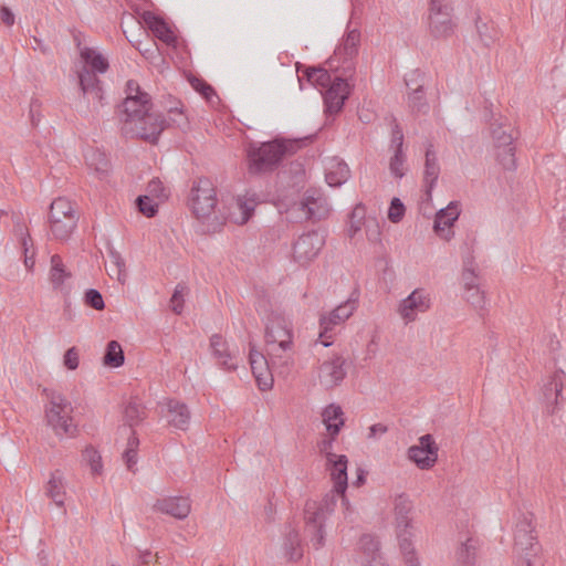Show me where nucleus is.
<instances>
[{
	"instance_id": "obj_1",
	"label": "nucleus",
	"mask_w": 566,
	"mask_h": 566,
	"mask_svg": "<svg viewBox=\"0 0 566 566\" xmlns=\"http://www.w3.org/2000/svg\"><path fill=\"white\" fill-rule=\"evenodd\" d=\"M120 108L123 130L132 136L139 137L149 143H156L166 127V120L160 114L150 112L151 102L149 95L135 98L126 97Z\"/></svg>"
},
{
	"instance_id": "obj_2",
	"label": "nucleus",
	"mask_w": 566,
	"mask_h": 566,
	"mask_svg": "<svg viewBox=\"0 0 566 566\" xmlns=\"http://www.w3.org/2000/svg\"><path fill=\"white\" fill-rule=\"evenodd\" d=\"M189 202L192 213L205 227V232L220 230L228 219V216L217 210V191L208 178H199L193 182Z\"/></svg>"
},
{
	"instance_id": "obj_3",
	"label": "nucleus",
	"mask_w": 566,
	"mask_h": 566,
	"mask_svg": "<svg viewBox=\"0 0 566 566\" xmlns=\"http://www.w3.org/2000/svg\"><path fill=\"white\" fill-rule=\"evenodd\" d=\"M266 355L273 365L289 366L292 360L293 329L291 321L279 311H271L265 318Z\"/></svg>"
},
{
	"instance_id": "obj_4",
	"label": "nucleus",
	"mask_w": 566,
	"mask_h": 566,
	"mask_svg": "<svg viewBox=\"0 0 566 566\" xmlns=\"http://www.w3.org/2000/svg\"><path fill=\"white\" fill-rule=\"evenodd\" d=\"M294 144L274 139L266 143H251L247 149L249 170L259 174L272 170L286 154L293 151Z\"/></svg>"
},
{
	"instance_id": "obj_5",
	"label": "nucleus",
	"mask_w": 566,
	"mask_h": 566,
	"mask_svg": "<svg viewBox=\"0 0 566 566\" xmlns=\"http://www.w3.org/2000/svg\"><path fill=\"white\" fill-rule=\"evenodd\" d=\"M534 516L532 513L522 514L515 526L514 533V553L516 555V566H523V562L528 560L531 566H544L539 558L541 545L537 542Z\"/></svg>"
},
{
	"instance_id": "obj_6",
	"label": "nucleus",
	"mask_w": 566,
	"mask_h": 566,
	"mask_svg": "<svg viewBox=\"0 0 566 566\" xmlns=\"http://www.w3.org/2000/svg\"><path fill=\"white\" fill-rule=\"evenodd\" d=\"M326 84H328L327 88L324 92L321 90L326 118L325 126L331 125L335 116L343 111L352 90L346 78L338 75L332 77L328 71L321 66V87Z\"/></svg>"
},
{
	"instance_id": "obj_7",
	"label": "nucleus",
	"mask_w": 566,
	"mask_h": 566,
	"mask_svg": "<svg viewBox=\"0 0 566 566\" xmlns=\"http://www.w3.org/2000/svg\"><path fill=\"white\" fill-rule=\"evenodd\" d=\"M78 216L74 203L64 197H59L50 206L49 223L52 237L59 241H66L75 230Z\"/></svg>"
},
{
	"instance_id": "obj_8",
	"label": "nucleus",
	"mask_w": 566,
	"mask_h": 566,
	"mask_svg": "<svg viewBox=\"0 0 566 566\" xmlns=\"http://www.w3.org/2000/svg\"><path fill=\"white\" fill-rule=\"evenodd\" d=\"M412 509L411 502L405 495H399L395 501V515L397 522V536L400 552L403 555L406 566H420L411 541L409 513Z\"/></svg>"
},
{
	"instance_id": "obj_9",
	"label": "nucleus",
	"mask_w": 566,
	"mask_h": 566,
	"mask_svg": "<svg viewBox=\"0 0 566 566\" xmlns=\"http://www.w3.org/2000/svg\"><path fill=\"white\" fill-rule=\"evenodd\" d=\"M50 406L45 410L48 424L53 429L56 436H73L76 432V426L73 423L72 403L61 394L51 392L49 395Z\"/></svg>"
},
{
	"instance_id": "obj_10",
	"label": "nucleus",
	"mask_w": 566,
	"mask_h": 566,
	"mask_svg": "<svg viewBox=\"0 0 566 566\" xmlns=\"http://www.w3.org/2000/svg\"><path fill=\"white\" fill-rule=\"evenodd\" d=\"M491 136L496 148V158L502 167L506 170L515 169V146L514 129L511 124L499 123L495 120L491 124Z\"/></svg>"
},
{
	"instance_id": "obj_11",
	"label": "nucleus",
	"mask_w": 566,
	"mask_h": 566,
	"mask_svg": "<svg viewBox=\"0 0 566 566\" xmlns=\"http://www.w3.org/2000/svg\"><path fill=\"white\" fill-rule=\"evenodd\" d=\"M452 11L449 0H430L428 24L434 39H447L454 33Z\"/></svg>"
},
{
	"instance_id": "obj_12",
	"label": "nucleus",
	"mask_w": 566,
	"mask_h": 566,
	"mask_svg": "<svg viewBox=\"0 0 566 566\" xmlns=\"http://www.w3.org/2000/svg\"><path fill=\"white\" fill-rule=\"evenodd\" d=\"M332 448V440L324 439L321 441V453L326 452V470L329 472L333 482V492L340 496L343 504L346 503L345 492L348 486L347 482V457L336 455L328 452Z\"/></svg>"
},
{
	"instance_id": "obj_13",
	"label": "nucleus",
	"mask_w": 566,
	"mask_h": 566,
	"mask_svg": "<svg viewBox=\"0 0 566 566\" xmlns=\"http://www.w3.org/2000/svg\"><path fill=\"white\" fill-rule=\"evenodd\" d=\"M565 380V373L557 370L543 385L541 399L549 415H554L566 405Z\"/></svg>"
},
{
	"instance_id": "obj_14",
	"label": "nucleus",
	"mask_w": 566,
	"mask_h": 566,
	"mask_svg": "<svg viewBox=\"0 0 566 566\" xmlns=\"http://www.w3.org/2000/svg\"><path fill=\"white\" fill-rule=\"evenodd\" d=\"M249 360L252 369V374L254 375L259 388L261 390H268L273 385V370L281 369L280 373L283 374L287 370L289 366H280L277 364L273 365L271 361V357H268L255 349L253 345L250 344V353Z\"/></svg>"
},
{
	"instance_id": "obj_15",
	"label": "nucleus",
	"mask_w": 566,
	"mask_h": 566,
	"mask_svg": "<svg viewBox=\"0 0 566 566\" xmlns=\"http://www.w3.org/2000/svg\"><path fill=\"white\" fill-rule=\"evenodd\" d=\"M356 308L354 300H347L337 307H335L328 316L321 315V345L328 347L333 344L329 340L333 336L332 332L335 326L340 325L349 318Z\"/></svg>"
},
{
	"instance_id": "obj_16",
	"label": "nucleus",
	"mask_w": 566,
	"mask_h": 566,
	"mask_svg": "<svg viewBox=\"0 0 566 566\" xmlns=\"http://www.w3.org/2000/svg\"><path fill=\"white\" fill-rule=\"evenodd\" d=\"M438 451L439 449L433 437L427 433L419 438L418 446H411L408 449V459L419 469L428 470L437 462Z\"/></svg>"
},
{
	"instance_id": "obj_17",
	"label": "nucleus",
	"mask_w": 566,
	"mask_h": 566,
	"mask_svg": "<svg viewBox=\"0 0 566 566\" xmlns=\"http://www.w3.org/2000/svg\"><path fill=\"white\" fill-rule=\"evenodd\" d=\"M346 360L342 355L334 354L321 364V384L327 389L338 386L346 377Z\"/></svg>"
},
{
	"instance_id": "obj_18",
	"label": "nucleus",
	"mask_w": 566,
	"mask_h": 566,
	"mask_svg": "<svg viewBox=\"0 0 566 566\" xmlns=\"http://www.w3.org/2000/svg\"><path fill=\"white\" fill-rule=\"evenodd\" d=\"M318 234L315 230L303 233L293 247L294 260L301 265H306L318 255Z\"/></svg>"
},
{
	"instance_id": "obj_19",
	"label": "nucleus",
	"mask_w": 566,
	"mask_h": 566,
	"mask_svg": "<svg viewBox=\"0 0 566 566\" xmlns=\"http://www.w3.org/2000/svg\"><path fill=\"white\" fill-rule=\"evenodd\" d=\"M460 210L458 203L450 202L447 208L440 209L436 213L433 230L434 232L444 240H450L453 237L451 230L453 223L458 220Z\"/></svg>"
},
{
	"instance_id": "obj_20",
	"label": "nucleus",
	"mask_w": 566,
	"mask_h": 566,
	"mask_svg": "<svg viewBox=\"0 0 566 566\" xmlns=\"http://www.w3.org/2000/svg\"><path fill=\"white\" fill-rule=\"evenodd\" d=\"M155 510L171 515L178 520L186 518L190 511V500L185 496H169L158 500L155 504Z\"/></svg>"
},
{
	"instance_id": "obj_21",
	"label": "nucleus",
	"mask_w": 566,
	"mask_h": 566,
	"mask_svg": "<svg viewBox=\"0 0 566 566\" xmlns=\"http://www.w3.org/2000/svg\"><path fill=\"white\" fill-rule=\"evenodd\" d=\"M324 174L326 184L329 187L336 188L347 181L350 171L344 160L332 157L324 161Z\"/></svg>"
},
{
	"instance_id": "obj_22",
	"label": "nucleus",
	"mask_w": 566,
	"mask_h": 566,
	"mask_svg": "<svg viewBox=\"0 0 566 566\" xmlns=\"http://www.w3.org/2000/svg\"><path fill=\"white\" fill-rule=\"evenodd\" d=\"M210 348L213 357L223 369L234 370L237 368L235 357L221 335L214 334L211 336Z\"/></svg>"
},
{
	"instance_id": "obj_23",
	"label": "nucleus",
	"mask_w": 566,
	"mask_h": 566,
	"mask_svg": "<svg viewBox=\"0 0 566 566\" xmlns=\"http://www.w3.org/2000/svg\"><path fill=\"white\" fill-rule=\"evenodd\" d=\"M321 422L333 440L345 424V413L339 405L331 403L321 411Z\"/></svg>"
},
{
	"instance_id": "obj_24",
	"label": "nucleus",
	"mask_w": 566,
	"mask_h": 566,
	"mask_svg": "<svg viewBox=\"0 0 566 566\" xmlns=\"http://www.w3.org/2000/svg\"><path fill=\"white\" fill-rule=\"evenodd\" d=\"M143 19L145 24L157 39L167 45H174L176 43V35L163 18L147 11L143 14Z\"/></svg>"
},
{
	"instance_id": "obj_25",
	"label": "nucleus",
	"mask_w": 566,
	"mask_h": 566,
	"mask_svg": "<svg viewBox=\"0 0 566 566\" xmlns=\"http://www.w3.org/2000/svg\"><path fill=\"white\" fill-rule=\"evenodd\" d=\"M440 174V166L437 160L433 146L430 144L426 150L424 175L423 182L426 186L427 200L431 199L432 189L438 180Z\"/></svg>"
},
{
	"instance_id": "obj_26",
	"label": "nucleus",
	"mask_w": 566,
	"mask_h": 566,
	"mask_svg": "<svg viewBox=\"0 0 566 566\" xmlns=\"http://www.w3.org/2000/svg\"><path fill=\"white\" fill-rule=\"evenodd\" d=\"M168 422L176 429L187 430L190 422V411L188 407L178 401L169 400L167 402Z\"/></svg>"
},
{
	"instance_id": "obj_27",
	"label": "nucleus",
	"mask_w": 566,
	"mask_h": 566,
	"mask_svg": "<svg viewBox=\"0 0 566 566\" xmlns=\"http://www.w3.org/2000/svg\"><path fill=\"white\" fill-rule=\"evenodd\" d=\"M360 32L357 29L349 30L343 42L335 49V59L347 62L358 53Z\"/></svg>"
},
{
	"instance_id": "obj_28",
	"label": "nucleus",
	"mask_w": 566,
	"mask_h": 566,
	"mask_svg": "<svg viewBox=\"0 0 566 566\" xmlns=\"http://www.w3.org/2000/svg\"><path fill=\"white\" fill-rule=\"evenodd\" d=\"M429 307L428 298L418 290H415L400 304V314L403 318L415 319V312H424Z\"/></svg>"
},
{
	"instance_id": "obj_29",
	"label": "nucleus",
	"mask_w": 566,
	"mask_h": 566,
	"mask_svg": "<svg viewBox=\"0 0 566 566\" xmlns=\"http://www.w3.org/2000/svg\"><path fill=\"white\" fill-rule=\"evenodd\" d=\"M283 548L285 556L290 560H298L303 556V548L298 532L291 525H287L284 531Z\"/></svg>"
},
{
	"instance_id": "obj_30",
	"label": "nucleus",
	"mask_w": 566,
	"mask_h": 566,
	"mask_svg": "<svg viewBox=\"0 0 566 566\" xmlns=\"http://www.w3.org/2000/svg\"><path fill=\"white\" fill-rule=\"evenodd\" d=\"M45 493L57 506L62 507L64 505L65 488L61 471L56 470L51 474Z\"/></svg>"
},
{
	"instance_id": "obj_31",
	"label": "nucleus",
	"mask_w": 566,
	"mask_h": 566,
	"mask_svg": "<svg viewBox=\"0 0 566 566\" xmlns=\"http://www.w3.org/2000/svg\"><path fill=\"white\" fill-rule=\"evenodd\" d=\"M82 60L85 62L84 66H90V71L94 73H105L108 70V61L95 49L83 48L80 51Z\"/></svg>"
},
{
	"instance_id": "obj_32",
	"label": "nucleus",
	"mask_w": 566,
	"mask_h": 566,
	"mask_svg": "<svg viewBox=\"0 0 566 566\" xmlns=\"http://www.w3.org/2000/svg\"><path fill=\"white\" fill-rule=\"evenodd\" d=\"M146 417V409L142 401L137 398H132L124 409V421L132 429L139 424Z\"/></svg>"
},
{
	"instance_id": "obj_33",
	"label": "nucleus",
	"mask_w": 566,
	"mask_h": 566,
	"mask_svg": "<svg viewBox=\"0 0 566 566\" xmlns=\"http://www.w3.org/2000/svg\"><path fill=\"white\" fill-rule=\"evenodd\" d=\"M71 277V273L65 269L62 258L54 254L51 258L50 281L55 290H62L64 282Z\"/></svg>"
},
{
	"instance_id": "obj_34",
	"label": "nucleus",
	"mask_w": 566,
	"mask_h": 566,
	"mask_svg": "<svg viewBox=\"0 0 566 566\" xmlns=\"http://www.w3.org/2000/svg\"><path fill=\"white\" fill-rule=\"evenodd\" d=\"M87 166L93 169L99 178L107 175L109 170V160L106 155L98 149H90L85 155Z\"/></svg>"
},
{
	"instance_id": "obj_35",
	"label": "nucleus",
	"mask_w": 566,
	"mask_h": 566,
	"mask_svg": "<svg viewBox=\"0 0 566 566\" xmlns=\"http://www.w3.org/2000/svg\"><path fill=\"white\" fill-rule=\"evenodd\" d=\"M297 80L301 90L307 87L316 88L318 85V67L306 66L301 63H296Z\"/></svg>"
},
{
	"instance_id": "obj_36",
	"label": "nucleus",
	"mask_w": 566,
	"mask_h": 566,
	"mask_svg": "<svg viewBox=\"0 0 566 566\" xmlns=\"http://www.w3.org/2000/svg\"><path fill=\"white\" fill-rule=\"evenodd\" d=\"M478 549L479 541L473 537L467 538L457 552L458 560L463 565H473L476 560Z\"/></svg>"
},
{
	"instance_id": "obj_37",
	"label": "nucleus",
	"mask_w": 566,
	"mask_h": 566,
	"mask_svg": "<svg viewBox=\"0 0 566 566\" xmlns=\"http://www.w3.org/2000/svg\"><path fill=\"white\" fill-rule=\"evenodd\" d=\"M109 265L107 268L108 275L111 277H116L118 282L125 283L127 274H126V265L125 261L122 258L120 253L116 250H109L108 252Z\"/></svg>"
},
{
	"instance_id": "obj_38",
	"label": "nucleus",
	"mask_w": 566,
	"mask_h": 566,
	"mask_svg": "<svg viewBox=\"0 0 566 566\" xmlns=\"http://www.w3.org/2000/svg\"><path fill=\"white\" fill-rule=\"evenodd\" d=\"M366 208L363 203H357L350 214L347 227V235L353 239L361 230L365 223Z\"/></svg>"
},
{
	"instance_id": "obj_39",
	"label": "nucleus",
	"mask_w": 566,
	"mask_h": 566,
	"mask_svg": "<svg viewBox=\"0 0 566 566\" xmlns=\"http://www.w3.org/2000/svg\"><path fill=\"white\" fill-rule=\"evenodd\" d=\"M475 27L479 38L485 46H490L496 39H499V31L493 22L489 23L478 17L475 20Z\"/></svg>"
},
{
	"instance_id": "obj_40",
	"label": "nucleus",
	"mask_w": 566,
	"mask_h": 566,
	"mask_svg": "<svg viewBox=\"0 0 566 566\" xmlns=\"http://www.w3.org/2000/svg\"><path fill=\"white\" fill-rule=\"evenodd\" d=\"M78 81L83 95H87L88 92L97 93V86L101 85V81L97 78L96 74L90 71L87 66H83L78 72Z\"/></svg>"
},
{
	"instance_id": "obj_41",
	"label": "nucleus",
	"mask_w": 566,
	"mask_h": 566,
	"mask_svg": "<svg viewBox=\"0 0 566 566\" xmlns=\"http://www.w3.org/2000/svg\"><path fill=\"white\" fill-rule=\"evenodd\" d=\"M104 364L109 367H119L124 364V352L118 342L111 340L107 344Z\"/></svg>"
},
{
	"instance_id": "obj_42",
	"label": "nucleus",
	"mask_w": 566,
	"mask_h": 566,
	"mask_svg": "<svg viewBox=\"0 0 566 566\" xmlns=\"http://www.w3.org/2000/svg\"><path fill=\"white\" fill-rule=\"evenodd\" d=\"M139 446V440L135 434V431H130V436L127 440V446L123 454V459L126 463V467L129 471L135 472V465L137 463V449Z\"/></svg>"
},
{
	"instance_id": "obj_43",
	"label": "nucleus",
	"mask_w": 566,
	"mask_h": 566,
	"mask_svg": "<svg viewBox=\"0 0 566 566\" xmlns=\"http://www.w3.org/2000/svg\"><path fill=\"white\" fill-rule=\"evenodd\" d=\"M234 206L240 211V217L237 218L233 214H230L229 218H232L235 223L243 224L249 220L254 211L255 202L253 199H243L238 197L234 200Z\"/></svg>"
},
{
	"instance_id": "obj_44",
	"label": "nucleus",
	"mask_w": 566,
	"mask_h": 566,
	"mask_svg": "<svg viewBox=\"0 0 566 566\" xmlns=\"http://www.w3.org/2000/svg\"><path fill=\"white\" fill-rule=\"evenodd\" d=\"M409 106L412 112L417 113H426L429 109L422 85L412 88V93L409 94Z\"/></svg>"
},
{
	"instance_id": "obj_45",
	"label": "nucleus",
	"mask_w": 566,
	"mask_h": 566,
	"mask_svg": "<svg viewBox=\"0 0 566 566\" xmlns=\"http://www.w3.org/2000/svg\"><path fill=\"white\" fill-rule=\"evenodd\" d=\"M359 547L364 555V560L370 556H374V555H377L378 553H380L379 541L370 534H364L360 537Z\"/></svg>"
},
{
	"instance_id": "obj_46",
	"label": "nucleus",
	"mask_w": 566,
	"mask_h": 566,
	"mask_svg": "<svg viewBox=\"0 0 566 566\" xmlns=\"http://www.w3.org/2000/svg\"><path fill=\"white\" fill-rule=\"evenodd\" d=\"M136 207L138 211L147 218L155 217L158 212V203L149 196H139L136 199Z\"/></svg>"
},
{
	"instance_id": "obj_47",
	"label": "nucleus",
	"mask_w": 566,
	"mask_h": 566,
	"mask_svg": "<svg viewBox=\"0 0 566 566\" xmlns=\"http://www.w3.org/2000/svg\"><path fill=\"white\" fill-rule=\"evenodd\" d=\"M169 122L178 128L186 129L188 127V117L184 113L181 103H177L176 106H171L168 109Z\"/></svg>"
},
{
	"instance_id": "obj_48",
	"label": "nucleus",
	"mask_w": 566,
	"mask_h": 566,
	"mask_svg": "<svg viewBox=\"0 0 566 566\" xmlns=\"http://www.w3.org/2000/svg\"><path fill=\"white\" fill-rule=\"evenodd\" d=\"M188 287L184 283L177 284L170 298V307L174 313L181 314L184 310V296L186 295Z\"/></svg>"
},
{
	"instance_id": "obj_49",
	"label": "nucleus",
	"mask_w": 566,
	"mask_h": 566,
	"mask_svg": "<svg viewBox=\"0 0 566 566\" xmlns=\"http://www.w3.org/2000/svg\"><path fill=\"white\" fill-rule=\"evenodd\" d=\"M83 458L91 467L92 473L99 474L102 472V457L94 448H86L83 452Z\"/></svg>"
},
{
	"instance_id": "obj_50",
	"label": "nucleus",
	"mask_w": 566,
	"mask_h": 566,
	"mask_svg": "<svg viewBox=\"0 0 566 566\" xmlns=\"http://www.w3.org/2000/svg\"><path fill=\"white\" fill-rule=\"evenodd\" d=\"M390 125H391L390 146H391V148H394V151L395 150L403 151L402 150L403 133H402V129H401L399 123L397 122V118L392 115L390 116Z\"/></svg>"
},
{
	"instance_id": "obj_51",
	"label": "nucleus",
	"mask_w": 566,
	"mask_h": 566,
	"mask_svg": "<svg viewBox=\"0 0 566 566\" xmlns=\"http://www.w3.org/2000/svg\"><path fill=\"white\" fill-rule=\"evenodd\" d=\"M406 157L403 151L395 150L392 157L390 158L389 169L390 172L397 177L402 178L405 176L403 164Z\"/></svg>"
},
{
	"instance_id": "obj_52",
	"label": "nucleus",
	"mask_w": 566,
	"mask_h": 566,
	"mask_svg": "<svg viewBox=\"0 0 566 566\" xmlns=\"http://www.w3.org/2000/svg\"><path fill=\"white\" fill-rule=\"evenodd\" d=\"M84 303L85 305L96 310L102 311L105 307V303L102 294L95 289H88L84 294Z\"/></svg>"
},
{
	"instance_id": "obj_53",
	"label": "nucleus",
	"mask_w": 566,
	"mask_h": 566,
	"mask_svg": "<svg viewBox=\"0 0 566 566\" xmlns=\"http://www.w3.org/2000/svg\"><path fill=\"white\" fill-rule=\"evenodd\" d=\"M464 297L474 308H484L485 296L484 293L479 289V286L473 287L472 290H465Z\"/></svg>"
},
{
	"instance_id": "obj_54",
	"label": "nucleus",
	"mask_w": 566,
	"mask_h": 566,
	"mask_svg": "<svg viewBox=\"0 0 566 566\" xmlns=\"http://www.w3.org/2000/svg\"><path fill=\"white\" fill-rule=\"evenodd\" d=\"M406 208L399 198H392L389 209L388 219L392 223H398L405 216Z\"/></svg>"
},
{
	"instance_id": "obj_55",
	"label": "nucleus",
	"mask_w": 566,
	"mask_h": 566,
	"mask_svg": "<svg viewBox=\"0 0 566 566\" xmlns=\"http://www.w3.org/2000/svg\"><path fill=\"white\" fill-rule=\"evenodd\" d=\"M191 86L200 93L208 102L212 99L213 96H216V92L212 88L211 85H209L207 82H205L201 78H192L190 81Z\"/></svg>"
},
{
	"instance_id": "obj_56",
	"label": "nucleus",
	"mask_w": 566,
	"mask_h": 566,
	"mask_svg": "<svg viewBox=\"0 0 566 566\" xmlns=\"http://www.w3.org/2000/svg\"><path fill=\"white\" fill-rule=\"evenodd\" d=\"M21 247L24 253V264L28 269H32L34 265V252L32 251L30 253V249L32 248V239L29 234L22 235Z\"/></svg>"
},
{
	"instance_id": "obj_57",
	"label": "nucleus",
	"mask_w": 566,
	"mask_h": 566,
	"mask_svg": "<svg viewBox=\"0 0 566 566\" xmlns=\"http://www.w3.org/2000/svg\"><path fill=\"white\" fill-rule=\"evenodd\" d=\"M63 363L70 370H74L78 367V352L75 347H71L65 352Z\"/></svg>"
},
{
	"instance_id": "obj_58",
	"label": "nucleus",
	"mask_w": 566,
	"mask_h": 566,
	"mask_svg": "<svg viewBox=\"0 0 566 566\" xmlns=\"http://www.w3.org/2000/svg\"><path fill=\"white\" fill-rule=\"evenodd\" d=\"M316 205V200L313 197H307L304 201L300 203V210L304 213L306 219H310L314 216L315 209L313 206Z\"/></svg>"
},
{
	"instance_id": "obj_59",
	"label": "nucleus",
	"mask_w": 566,
	"mask_h": 566,
	"mask_svg": "<svg viewBox=\"0 0 566 566\" xmlns=\"http://www.w3.org/2000/svg\"><path fill=\"white\" fill-rule=\"evenodd\" d=\"M305 520L310 524H315L318 518V509L316 507L315 502H308L305 506Z\"/></svg>"
},
{
	"instance_id": "obj_60",
	"label": "nucleus",
	"mask_w": 566,
	"mask_h": 566,
	"mask_svg": "<svg viewBox=\"0 0 566 566\" xmlns=\"http://www.w3.org/2000/svg\"><path fill=\"white\" fill-rule=\"evenodd\" d=\"M462 280H463V284H464V291L465 290H472L473 287H476L478 286V283H476V275L475 273L470 270V269H465L462 273Z\"/></svg>"
},
{
	"instance_id": "obj_61",
	"label": "nucleus",
	"mask_w": 566,
	"mask_h": 566,
	"mask_svg": "<svg viewBox=\"0 0 566 566\" xmlns=\"http://www.w3.org/2000/svg\"><path fill=\"white\" fill-rule=\"evenodd\" d=\"M126 93H127L126 97L133 96L135 98L144 97V95H148L146 92L140 91V87L137 82L132 81V80L128 81L126 84Z\"/></svg>"
},
{
	"instance_id": "obj_62",
	"label": "nucleus",
	"mask_w": 566,
	"mask_h": 566,
	"mask_svg": "<svg viewBox=\"0 0 566 566\" xmlns=\"http://www.w3.org/2000/svg\"><path fill=\"white\" fill-rule=\"evenodd\" d=\"M366 235L368 241L370 242H379L380 241V228L378 223L374 222L373 226L370 223L367 224Z\"/></svg>"
},
{
	"instance_id": "obj_63",
	"label": "nucleus",
	"mask_w": 566,
	"mask_h": 566,
	"mask_svg": "<svg viewBox=\"0 0 566 566\" xmlns=\"http://www.w3.org/2000/svg\"><path fill=\"white\" fill-rule=\"evenodd\" d=\"M0 20L6 25L11 27L14 23V14L12 13V11L9 8L1 7L0 8Z\"/></svg>"
},
{
	"instance_id": "obj_64",
	"label": "nucleus",
	"mask_w": 566,
	"mask_h": 566,
	"mask_svg": "<svg viewBox=\"0 0 566 566\" xmlns=\"http://www.w3.org/2000/svg\"><path fill=\"white\" fill-rule=\"evenodd\" d=\"M365 566H388L381 553L366 558Z\"/></svg>"
}]
</instances>
